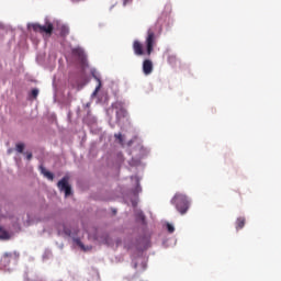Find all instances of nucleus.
Instances as JSON below:
<instances>
[{
	"instance_id": "obj_1",
	"label": "nucleus",
	"mask_w": 281,
	"mask_h": 281,
	"mask_svg": "<svg viewBox=\"0 0 281 281\" xmlns=\"http://www.w3.org/2000/svg\"><path fill=\"white\" fill-rule=\"evenodd\" d=\"M171 205H175L177 212L183 216L190 210V199L188 195L178 192L171 199Z\"/></svg>"
},
{
	"instance_id": "obj_2",
	"label": "nucleus",
	"mask_w": 281,
	"mask_h": 281,
	"mask_svg": "<svg viewBox=\"0 0 281 281\" xmlns=\"http://www.w3.org/2000/svg\"><path fill=\"white\" fill-rule=\"evenodd\" d=\"M31 27L34 32H38L40 34H49V36L54 32V24H52V22H46L44 25L34 23Z\"/></svg>"
},
{
	"instance_id": "obj_3",
	"label": "nucleus",
	"mask_w": 281,
	"mask_h": 281,
	"mask_svg": "<svg viewBox=\"0 0 281 281\" xmlns=\"http://www.w3.org/2000/svg\"><path fill=\"white\" fill-rule=\"evenodd\" d=\"M112 106H113V109L116 110V112H115L116 122H120L121 120H124V117H128V112L124 108V103L117 101Z\"/></svg>"
},
{
	"instance_id": "obj_4",
	"label": "nucleus",
	"mask_w": 281,
	"mask_h": 281,
	"mask_svg": "<svg viewBox=\"0 0 281 281\" xmlns=\"http://www.w3.org/2000/svg\"><path fill=\"white\" fill-rule=\"evenodd\" d=\"M146 47H147V56H150L155 49V32L153 30H148L147 32V38H146Z\"/></svg>"
},
{
	"instance_id": "obj_5",
	"label": "nucleus",
	"mask_w": 281,
	"mask_h": 281,
	"mask_svg": "<svg viewBox=\"0 0 281 281\" xmlns=\"http://www.w3.org/2000/svg\"><path fill=\"white\" fill-rule=\"evenodd\" d=\"M57 187L60 192H65V196H70L71 187L69 186V180L66 177L58 181Z\"/></svg>"
},
{
	"instance_id": "obj_6",
	"label": "nucleus",
	"mask_w": 281,
	"mask_h": 281,
	"mask_svg": "<svg viewBox=\"0 0 281 281\" xmlns=\"http://www.w3.org/2000/svg\"><path fill=\"white\" fill-rule=\"evenodd\" d=\"M20 254L18 251H13V252H4L1 260L2 262H4L5 265H10V262H12V260H14V262L19 261L20 258Z\"/></svg>"
},
{
	"instance_id": "obj_7",
	"label": "nucleus",
	"mask_w": 281,
	"mask_h": 281,
	"mask_svg": "<svg viewBox=\"0 0 281 281\" xmlns=\"http://www.w3.org/2000/svg\"><path fill=\"white\" fill-rule=\"evenodd\" d=\"M91 76L98 82V86L95 87L92 95H98V92L100 91V89H102V80L100 79V76H98V72L95 71V69L91 70Z\"/></svg>"
},
{
	"instance_id": "obj_8",
	"label": "nucleus",
	"mask_w": 281,
	"mask_h": 281,
	"mask_svg": "<svg viewBox=\"0 0 281 281\" xmlns=\"http://www.w3.org/2000/svg\"><path fill=\"white\" fill-rule=\"evenodd\" d=\"M143 72L145 76H150V74H153V61L150 59H145L143 61Z\"/></svg>"
},
{
	"instance_id": "obj_9",
	"label": "nucleus",
	"mask_w": 281,
	"mask_h": 281,
	"mask_svg": "<svg viewBox=\"0 0 281 281\" xmlns=\"http://www.w3.org/2000/svg\"><path fill=\"white\" fill-rule=\"evenodd\" d=\"M133 50L136 56H144V46L139 41H134Z\"/></svg>"
},
{
	"instance_id": "obj_10",
	"label": "nucleus",
	"mask_w": 281,
	"mask_h": 281,
	"mask_svg": "<svg viewBox=\"0 0 281 281\" xmlns=\"http://www.w3.org/2000/svg\"><path fill=\"white\" fill-rule=\"evenodd\" d=\"M72 56H76L81 63L85 61V50H82V48H74Z\"/></svg>"
},
{
	"instance_id": "obj_11",
	"label": "nucleus",
	"mask_w": 281,
	"mask_h": 281,
	"mask_svg": "<svg viewBox=\"0 0 281 281\" xmlns=\"http://www.w3.org/2000/svg\"><path fill=\"white\" fill-rule=\"evenodd\" d=\"M40 170L41 173L46 177V179H48L49 181H54V173H52V171H48L47 169H45V167L40 166Z\"/></svg>"
},
{
	"instance_id": "obj_12",
	"label": "nucleus",
	"mask_w": 281,
	"mask_h": 281,
	"mask_svg": "<svg viewBox=\"0 0 281 281\" xmlns=\"http://www.w3.org/2000/svg\"><path fill=\"white\" fill-rule=\"evenodd\" d=\"M0 239L1 240H10V233L3 228V226H0Z\"/></svg>"
},
{
	"instance_id": "obj_13",
	"label": "nucleus",
	"mask_w": 281,
	"mask_h": 281,
	"mask_svg": "<svg viewBox=\"0 0 281 281\" xmlns=\"http://www.w3.org/2000/svg\"><path fill=\"white\" fill-rule=\"evenodd\" d=\"M245 217H238L236 221V229H243V227H245Z\"/></svg>"
},
{
	"instance_id": "obj_14",
	"label": "nucleus",
	"mask_w": 281,
	"mask_h": 281,
	"mask_svg": "<svg viewBox=\"0 0 281 281\" xmlns=\"http://www.w3.org/2000/svg\"><path fill=\"white\" fill-rule=\"evenodd\" d=\"M136 218H137V221H140L142 223H144V221H146V216L144 215V212H142V211L136 212Z\"/></svg>"
},
{
	"instance_id": "obj_15",
	"label": "nucleus",
	"mask_w": 281,
	"mask_h": 281,
	"mask_svg": "<svg viewBox=\"0 0 281 281\" xmlns=\"http://www.w3.org/2000/svg\"><path fill=\"white\" fill-rule=\"evenodd\" d=\"M24 149H25V144L19 143V144L15 145V150L18 153H23Z\"/></svg>"
},
{
	"instance_id": "obj_16",
	"label": "nucleus",
	"mask_w": 281,
	"mask_h": 281,
	"mask_svg": "<svg viewBox=\"0 0 281 281\" xmlns=\"http://www.w3.org/2000/svg\"><path fill=\"white\" fill-rule=\"evenodd\" d=\"M67 34H69V27L61 26L60 27V36H67Z\"/></svg>"
},
{
	"instance_id": "obj_17",
	"label": "nucleus",
	"mask_w": 281,
	"mask_h": 281,
	"mask_svg": "<svg viewBox=\"0 0 281 281\" xmlns=\"http://www.w3.org/2000/svg\"><path fill=\"white\" fill-rule=\"evenodd\" d=\"M114 137L119 139L121 146H124V136H122V133L115 134Z\"/></svg>"
},
{
	"instance_id": "obj_18",
	"label": "nucleus",
	"mask_w": 281,
	"mask_h": 281,
	"mask_svg": "<svg viewBox=\"0 0 281 281\" xmlns=\"http://www.w3.org/2000/svg\"><path fill=\"white\" fill-rule=\"evenodd\" d=\"M31 98H34V100H36L38 98V89L34 88L31 91Z\"/></svg>"
},
{
	"instance_id": "obj_19",
	"label": "nucleus",
	"mask_w": 281,
	"mask_h": 281,
	"mask_svg": "<svg viewBox=\"0 0 281 281\" xmlns=\"http://www.w3.org/2000/svg\"><path fill=\"white\" fill-rule=\"evenodd\" d=\"M75 243L76 245H78V247H80V249H83V251L87 250L85 248V244H82V241L79 238L75 239Z\"/></svg>"
},
{
	"instance_id": "obj_20",
	"label": "nucleus",
	"mask_w": 281,
	"mask_h": 281,
	"mask_svg": "<svg viewBox=\"0 0 281 281\" xmlns=\"http://www.w3.org/2000/svg\"><path fill=\"white\" fill-rule=\"evenodd\" d=\"M167 229H168L169 234L175 233V226H172V224H170V223L167 224Z\"/></svg>"
},
{
	"instance_id": "obj_21",
	"label": "nucleus",
	"mask_w": 281,
	"mask_h": 281,
	"mask_svg": "<svg viewBox=\"0 0 281 281\" xmlns=\"http://www.w3.org/2000/svg\"><path fill=\"white\" fill-rule=\"evenodd\" d=\"M26 159L30 161L32 159V153H26Z\"/></svg>"
},
{
	"instance_id": "obj_22",
	"label": "nucleus",
	"mask_w": 281,
	"mask_h": 281,
	"mask_svg": "<svg viewBox=\"0 0 281 281\" xmlns=\"http://www.w3.org/2000/svg\"><path fill=\"white\" fill-rule=\"evenodd\" d=\"M131 1H133V0H123V5H128V3H131Z\"/></svg>"
},
{
	"instance_id": "obj_23",
	"label": "nucleus",
	"mask_w": 281,
	"mask_h": 281,
	"mask_svg": "<svg viewBox=\"0 0 281 281\" xmlns=\"http://www.w3.org/2000/svg\"><path fill=\"white\" fill-rule=\"evenodd\" d=\"M83 122H86V124H89V121L87 120V117L83 119Z\"/></svg>"
}]
</instances>
